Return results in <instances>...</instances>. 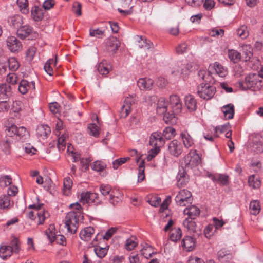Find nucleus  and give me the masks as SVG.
<instances>
[{
  "mask_svg": "<svg viewBox=\"0 0 263 263\" xmlns=\"http://www.w3.org/2000/svg\"><path fill=\"white\" fill-rule=\"evenodd\" d=\"M230 125L229 123L227 124H224L221 126H218L214 128V135L215 137H217L218 136L217 134L218 132L220 133H223L226 132H228L230 129Z\"/></svg>",
  "mask_w": 263,
  "mask_h": 263,
  "instance_id": "nucleus-45",
  "label": "nucleus"
},
{
  "mask_svg": "<svg viewBox=\"0 0 263 263\" xmlns=\"http://www.w3.org/2000/svg\"><path fill=\"white\" fill-rule=\"evenodd\" d=\"M137 238L134 236H131L126 240L125 248L128 251H131L137 246Z\"/></svg>",
  "mask_w": 263,
  "mask_h": 263,
  "instance_id": "nucleus-32",
  "label": "nucleus"
},
{
  "mask_svg": "<svg viewBox=\"0 0 263 263\" xmlns=\"http://www.w3.org/2000/svg\"><path fill=\"white\" fill-rule=\"evenodd\" d=\"M127 160H129V157L121 158L116 159L112 162L113 168L114 170L117 169L119 166L125 163L127 161Z\"/></svg>",
  "mask_w": 263,
  "mask_h": 263,
  "instance_id": "nucleus-55",
  "label": "nucleus"
},
{
  "mask_svg": "<svg viewBox=\"0 0 263 263\" xmlns=\"http://www.w3.org/2000/svg\"><path fill=\"white\" fill-rule=\"evenodd\" d=\"M238 86L242 90L251 89L257 91L263 86V77L261 74V69L258 73H250L246 77L243 81L238 82Z\"/></svg>",
  "mask_w": 263,
  "mask_h": 263,
  "instance_id": "nucleus-2",
  "label": "nucleus"
},
{
  "mask_svg": "<svg viewBox=\"0 0 263 263\" xmlns=\"http://www.w3.org/2000/svg\"><path fill=\"white\" fill-rule=\"evenodd\" d=\"M154 81L151 79L141 78L137 82V85L141 90H151L153 86Z\"/></svg>",
  "mask_w": 263,
  "mask_h": 263,
  "instance_id": "nucleus-19",
  "label": "nucleus"
},
{
  "mask_svg": "<svg viewBox=\"0 0 263 263\" xmlns=\"http://www.w3.org/2000/svg\"><path fill=\"white\" fill-rule=\"evenodd\" d=\"M10 205V196L6 195H3L0 196V208H8Z\"/></svg>",
  "mask_w": 263,
  "mask_h": 263,
  "instance_id": "nucleus-39",
  "label": "nucleus"
},
{
  "mask_svg": "<svg viewBox=\"0 0 263 263\" xmlns=\"http://www.w3.org/2000/svg\"><path fill=\"white\" fill-rule=\"evenodd\" d=\"M122 196L119 193L118 195H115V193L114 191L111 192L110 195L109 202L114 205L117 204L122 200Z\"/></svg>",
  "mask_w": 263,
  "mask_h": 263,
  "instance_id": "nucleus-44",
  "label": "nucleus"
},
{
  "mask_svg": "<svg viewBox=\"0 0 263 263\" xmlns=\"http://www.w3.org/2000/svg\"><path fill=\"white\" fill-rule=\"evenodd\" d=\"M195 219L186 218L183 222L184 227L187 229L189 231L194 232L196 231V223L194 221Z\"/></svg>",
  "mask_w": 263,
  "mask_h": 263,
  "instance_id": "nucleus-30",
  "label": "nucleus"
},
{
  "mask_svg": "<svg viewBox=\"0 0 263 263\" xmlns=\"http://www.w3.org/2000/svg\"><path fill=\"white\" fill-rule=\"evenodd\" d=\"M221 109L226 119L230 120L233 118L235 112L233 104L231 103L222 106Z\"/></svg>",
  "mask_w": 263,
  "mask_h": 263,
  "instance_id": "nucleus-20",
  "label": "nucleus"
},
{
  "mask_svg": "<svg viewBox=\"0 0 263 263\" xmlns=\"http://www.w3.org/2000/svg\"><path fill=\"white\" fill-rule=\"evenodd\" d=\"M190 156H187L188 158H190L188 162L186 163V165L188 167H194L199 165L201 163V156L197 153V151L195 150L193 153L190 152Z\"/></svg>",
  "mask_w": 263,
  "mask_h": 263,
  "instance_id": "nucleus-12",
  "label": "nucleus"
},
{
  "mask_svg": "<svg viewBox=\"0 0 263 263\" xmlns=\"http://www.w3.org/2000/svg\"><path fill=\"white\" fill-rule=\"evenodd\" d=\"M31 89L30 83L26 80H22L19 83L18 90L22 94H26Z\"/></svg>",
  "mask_w": 263,
  "mask_h": 263,
  "instance_id": "nucleus-34",
  "label": "nucleus"
},
{
  "mask_svg": "<svg viewBox=\"0 0 263 263\" xmlns=\"http://www.w3.org/2000/svg\"><path fill=\"white\" fill-rule=\"evenodd\" d=\"M13 252V249L8 246H2L0 248V257L4 260L10 257Z\"/></svg>",
  "mask_w": 263,
  "mask_h": 263,
  "instance_id": "nucleus-31",
  "label": "nucleus"
},
{
  "mask_svg": "<svg viewBox=\"0 0 263 263\" xmlns=\"http://www.w3.org/2000/svg\"><path fill=\"white\" fill-rule=\"evenodd\" d=\"M78 217L74 212H70L67 214L65 217V227L68 231L71 234H75L78 227Z\"/></svg>",
  "mask_w": 263,
  "mask_h": 263,
  "instance_id": "nucleus-5",
  "label": "nucleus"
},
{
  "mask_svg": "<svg viewBox=\"0 0 263 263\" xmlns=\"http://www.w3.org/2000/svg\"><path fill=\"white\" fill-rule=\"evenodd\" d=\"M176 179L177 181H184L189 179V175L183 167L179 168Z\"/></svg>",
  "mask_w": 263,
  "mask_h": 263,
  "instance_id": "nucleus-47",
  "label": "nucleus"
},
{
  "mask_svg": "<svg viewBox=\"0 0 263 263\" xmlns=\"http://www.w3.org/2000/svg\"><path fill=\"white\" fill-rule=\"evenodd\" d=\"M139 168L138 181H143V180L145 179L144 166L143 161L140 163Z\"/></svg>",
  "mask_w": 263,
  "mask_h": 263,
  "instance_id": "nucleus-58",
  "label": "nucleus"
},
{
  "mask_svg": "<svg viewBox=\"0 0 263 263\" xmlns=\"http://www.w3.org/2000/svg\"><path fill=\"white\" fill-rule=\"evenodd\" d=\"M250 209L252 214L254 215L258 214L260 210L259 202L257 200L251 201L250 203Z\"/></svg>",
  "mask_w": 263,
  "mask_h": 263,
  "instance_id": "nucleus-38",
  "label": "nucleus"
},
{
  "mask_svg": "<svg viewBox=\"0 0 263 263\" xmlns=\"http://www.w3.org/2000/svg\"><path fill=\"white\" fill-rule=\"evenodd\" d=\"M238 35L242 39H246L249 35V31L247 27L245 25L241 26L237 30Z\"/></svg>",
  "mask_w": 263,
  "mask_h": 263,
  "instance_id": "nucleus-50",
  "label": "nucleus"
},
{
  "mask_svg": "<svg viewBox=\"0 0 263 263\" xmlns=\"http://www.w3.org/2000/svg\"><path fill=\"white\" fill-rule=\"evenodd\" d=\"M87 129L89 135L96 138L99 136L100 128L96 124H89L87 126Z\"/></svg>",
  "mask_w": 263,
  "mask_h": 263,
  "instance_id": "nucleus-35",
  "label": "nucleus"
},
{
  "mask_svg": "<svg viewBox=\"0 0 263 263\" xmlns=\"http://www.w3.org/2000/svg\"><path fill=\"white\" fill-rule=\"evenodd\" d=\"M6 42L7 48L11 52H18L22 48V44L21 41L15 36H8Z\"/></svg>",
  "mask_w": 263,
  "mask_h": 263,
  "instance_id": "nucleus-9",
  "label": "nucleus"
},
{
  "mask_svg": "<svg viewBox=\"0 0 263 263\" xmlns=\"http://www.w3.org/2000/svg\"><path fill=\"white\" fill-rule=\"evenodd\" d=\"M5 140L3 143V151L6 154L10 153L12 143L20 141L24 142L29 137V132L23 126L18 127L15 125L7 126L5 129Z\"/></svg>",
  "mask_w": 263,
  "mask_h": 263,
  "instance_id": "nucleus-1",
  "label": "nucleus"
},
{
  "mask_svg": "<svg viewBox=\"0 0 263 263\" xmlns=\"http://www.w3.org/2000/svg\"><path fill=\"white\" fill-rule=\"evenodd\" d=\"M117 230L118 228L111 227L105 233V234L103 236V239L106 240L109 239L116 233Z\"/></svg>",
  "mask_w": 263,
  "mask_h": 263,
  "instance_id": "nucleus-63",
  "label": "nucleus"
},
{
  "mask_svg": "<svg viewBox=\"0 0 263 263\" xmlns=\"http://www.w3.org/2000/svg\"><path fill=\"white\" fill-rule=\"evenodd\" d=\"M175 200L177 205L180 206H185L187 204H191L192 202V193L189 191L182 190L179 192Z\"/></svg>",
  "mask_w": 263,
  "mask_h": 263,
  "instance_id": "nucleus-7",
  "label": "nucleus"
},
{
  "mask_svg": "<svg viewBox=\"0 0 263 263\" xmlns=\"http://www.w3.org/2000/svg\"><path fill=\"white\" fill-rule=\"evenodd\" d=\"M180 137L185 148H189L194 145V139L187 130H182L180 134Z\"/></svg>",
  "mask_w": 263,
  "mask_h": 263,
  "instance_id": "nucleus-13",
  "label": "nucleus"
},
{
  "mask_svg": "<svg viewBox=\"0 0 263 263\" xmlns=\"http://www.w3.org/2000/svg\"><path fill=\"white\" fill-rule=\"evenodd\" d=\"M79 201L83 204L93 203L95 205H98L101 202L97 194L89 191L82 192L80 195Z\"/></svg>",
  "mask_w": 263,
  "mask_h": 263,
  "instance_id": "nucleus-6",
  "label": "nucleus"
},
{
  "mask_svg": "<svg viewBox=\"0 0 263 263\" xmlns=\"http://www.w3.org/2000/svg\"><path fill=\"white\" fill-rule=\"evenodd\" d=\"M94 251L97 256L100 258L105 257L107 252V250L105 248L100 247H95Z\"/></svg>",
  "mask_w": 263,
  "mask_h": 263,
  "instance_id": "nucleus-53",
  "label": "nucleus"
},
{
  "mask_svg": "<svg viewBox=\"0 0 263 263\" xmlns=\"http://www.w3.org/2000/svg\"><path fill=\"white\" fill-rule=\"evenodd\" d=\"M200 209L195 205H192L186 208L184 211V215H187L188 218L196 219L200 215Z\"/></svg>",
  "mask_w": 263,
  "mask_h": 263,
  "instance_id": "nucleus-17",
  "label": "nucleus"
},
{
  "mask_svg": "<svg viewBox=\"0 0 263 263\" xmlns=\"http://www.w3.org/2000/svg\"><path fill=\"white\" fill-rule=\"evenodd\" d=\"M36 214L38 215L39 224H42L45 219L49 216L48 212L45 211L37 212Z\"/></svg>",
  "mask_w": 263,
  "mask_h": 263,
  "instance_id": "nucleus-56",
  "label": "nucleus"
},
{
  "mask_svg": "<svg viewBox=\"0 0 263 263\" xmlns=\"http://www.w3.org/2000/svg\"><path fill=\"white\" fill-rule=\"evenodd\" d=\"M17 4L22 13L27 14L28 12L27 0H17Z\"/></svg>",
  "mask_w": 263,
  "mask_h": 263,
  "instance_id": "nucleus-49",
  "label": "nucleus"
},
{
  "mask_svg": "<svg viewBox=\"0 0 263 263\" xmlns=\"http://www.w3.org/2000/svg\"><path fill=\"white\" fill-rule=\"evenodd\" d=\"M13 249V252L17 253L20 250V246L18 240L17 238H14L10 242V245L8 246Z\"/></svg>",
  "mask_w": 263,
  "mask_h": 263,
  "instance_id": "nucleus-59",
  "label": "nucleus"
},
{
  "mask_svg": "<svg viewBox=\"0 0 263 263\" xmlns=\"http://www.w3.org/2000/svg\"><path fill=\"white\" fill-rule=\"evenodd\" d=\"M170 109L171 112L174 113V116L181 112L182 108V103L179 97L177 95H171L170 97ZM175 117L174 116V118ZM175 119L174 122L175 121Z\"/></svg>",
  "mask_w": 263,
  "mask_h": 263,
  "instance_id": "nucleus-8",
  "label": "nucleus"
},
{
  "mask_svg": "<svg viewBox=\"0 0 263 263\" xmlns=\"http://www.w3.org/2000/svg\"><path fill=\"white\" fill-rule=\"evenodd\" d=\"M218 259L221 262H227L231 260L232 255L229 251L222 249L217 253Z\"/></svg>",
  "mask_w": 263,
  "mask_h": 263,
  "instance_id": "nucleus-24",
  "label": "nucleus"
},
{
  "mask_svg": "<svg viewBox=\"0 0 263 263\" xmlns=\"http://www.w3.org/2000/svg\"><path fill=\"white\" fill-rule=\"evenodd\" d=\"M253 56V49L250 45H245L242 47V57L246 61H249Z\"/></svg>",
  "mask_w": 263,
  "mask_h": 263,
  "instance_id": "nucleus-25",
  "label": "nucleus"
},
{
  "mask_svg": "<svg viewBox=\"0 0 263 263\" xmlns=\"http://www.w3.org/2000/svg\"><path fill=\"white\" fill-rule=\"evenodd\" d=\"M214 69L217 74L220 77H223L227 74V71L221 65L217 62L214 64Z\"/></svg>",
  "mask_w": 263,
  "mask_h": 263,
  "instance_id": "nucleus-51",
  "label": "nucleus"
},
{
  "mask_svg": "<svg viewBox=\"0 0 263 263\" xmlns=\"http://www.w3.org/2000/svg\"><path fill=\"white\" fill-rule=\"evenodd\" d=\"M168 102L164 98H160L157 103V112L163 115V120L166 123L174 122V113L171 112Z\"/></svg>",
  "mask_w": 263,
  "mask_h": 263,
  "instance_id": "nucleus-3",
  "label": "nucleus"
},
{
  "mask_svg": "<svg viewBox=\"0 0 263 263\" xmlns=\"http://www.w3.org/2000/svg\"><path fill=\"white\" fill-rule=\"evenodd\" d=\"M98 71L102 75L107 74L111 69V66L107 64L106 61H103L98 65Z\"/></svg>",
  "mask_w": 263,
  "mask_h": 263,
  "instance_id": "nucleus-29",
  "label": "nucleus"
},
{
  "mask_svg": "<svg viewBox=\"0 0 263 263\" xmlns=\"http://www.w3.org/2000/svg\"><path fill=\"white\" fill-rule=\"evenodd\" d=\"M100 191L104 196L108 195L112 191L111 186L108 184H101L100 186Z\"/></svg>",
  "mask_w": 263,
  "mask_h": 263,
  "instance_id": "nucleus-57",
  "label": "nucleus"
},
{
  "mask_svg": "<svg viewBox=\"0 0 263 263\" xmlns=\"http://www.w3.org/2000/svg\"><path fill=\"white\" fill-rule=\"evenodd\" d=\"M36 53V48L31 46L28 48L26 52V57L29 60H32Z\"/></svg>",
  "mask_w": 263,
  "mask_h": 263,
  "instance_id": "nucleus-64",
  "label": "nucleus"
},
{
  "mask_svg": "<svg viewBox=\"0 0 263 263\" xmlns=\"http://www.w3.org/2000/svg\"><path fill=\"white\" fill-rule=\"evenodd\" d=\"M176 130L172 127L165 128L163 132V136L166 139H171L176 135Z\"/></svg>",
  "mask_w": 263,
  "mask_h": 263,
  "instance_id": "nucleus-40",
  "label": "nucleus"
},
{
  "mask_svg": "<svg viewBox=\"0 0 263 263\" xmlns=\"http://www.w3.org/2000/svg\"><path fill=\"white\" fill-rule=\"evenodd\" d=\"M164 144V140L161 133L154 132L152 134L149 139V144L151 146L160 147Z\"/></svg>",
  "mask_w": 263,
  "mask_h": 263,
  "instance_id": "nucleus-14",
  "label": "nucleus"
},
{
  "mask_svg": "<svg viewBox=\"0 0 263 263\" xmlns=\"http://www.w3.org/2000/svg\"><path fill=\"white\" fill-rule=\"evenodd\" d=\"M9 25L14 28H18L23 24V17L20 15H15L8 18Z\"/></svg>",
  "mask_w": 263,
  "mask_h": 263,
  "instance_id": "nucleus-23",
  "label": "nucleus"
},
{
  "mask_svg": "<svg viewBox=\"0 0 263 263\" xmlns=\"http://www.w3.org/2000/svg\"><path fill=\"white\" fill-rule=\"evenodd\" d=\"M209 176L211 179L213 180V181H228L229 179V176L226 174H211Z\"/></svg>",
  "mask_w": 263,
  "mask_h": 263,
  "instance_id": "nucleus-43",
  "label": "nucleus"
},
{
  "mask_svg": "<svg viewBox=\"0 0 263 263\" xmlns=\"http://www.w3.org/2000/svg\"><path fill=\"white\" fill-rule=\"evenodd\" d=\"M228 57L233 62L237 63L240 61L241 55V53L237 51L231 49L228 51Z\"/></svg>",
  "mask_w": 263,
  "mask_h": 263,
  "instance_id": "nucleus-37",
  "label": "nucleus"
},
{
  "mask_svg": "<svg viewBox=\"0 0 263 263\" xmlns=\"http://www.w3.org/2000/svg\"><path fill=\"white\" fill-rule=\"evenodd\" d=\"M8 64L9 69L11 71H16L20 67V64L16 59L14 57H11L8 59Z\"/></svg>",
  "mask_w": 263,
  "mask_h": 263,
  "instance_id": "nucleus-41",
  "label": "nucleus"
},
{
  "mask_svg": "<svg viewBox=\"0 0 263 263\" xmlns=\"http://www.w3.org/2000/svg\"><path fill=\"white\" fill-rule=\"evenodd\" d=\"M134 99L131 96L125 98L120 110V117L126 118L131 111V106L134 104Z\"/></svg>",
  "mask_w": 263,
  "mask_h": 263,
  "instance_id": "nucleus-10",
  "label": "nucleus"
},
{
  "mask_svg": "<svg viewBox=\"0 0 263 263\" xmlns=\"http://www.w3.org/2000/svg\"><path fill=\"white\" fill-rule=\"evenodd\" d=\"M216 88L208 83H201L197 88L198 96L205 100L211 99L216 92Z\"/></svg>",
  "mask_w": 263,
  "mask_h": 263,
  "instance_id": "nucleus-4",
  "label": "nucleus"
},
{
  "mask_svg": "<svg viewBox=\"0 0 263 263\" xmlns=\"http://www.w3.org/2000/svg\"><path fill=\"white\" fill-rule=\"evenodd\" d=\"M31 16L35 21H41L44 16L43 10L39 7H34L31 10Z\"/></svg>",
  "mask_w": 263,
  "mask_h": 263,
  "instance_id": "nucleus-28",
  "label": "nucleus"
},
{
  "mask_svg": "<svg viewBox=\"0 0 263 263\" xmlns=\"http://www.w3.org/2000/svg\"><path fill=\"white\" fill-rule=\"evenodd\" d=\"M168 150L171 155L178 157L182 152V145L178 140H173L169 143Z\"/></svg>",
  "mask_w": 263,
  "mask_h": 263,
  "instance_id": "nucleus-11",
  "label": "nucleus"
},
{
  "mask_svg": "<svg viewBox=\"0 0 263 263\" xmlns=\"http://www.w3.org/2000/svg\"><path fill=\"white\" fill-rule=\"evenodd\" d=\"M37 183L42 186L46 191L51 193L54 189V185L53 182H37Z\"/></svg>",
  "mask_w": 263,
  "mask_h": 263,
  "instance_id": "nucleus-52",
  "label": "nucleus"
},
{
  "mask_svg": "<svg viewBox=\"0 0 263 263\" xmlns=\"http://www.w3.org/2000/svg\"><path fill=\"white\" fill-rule=\"evenodd\" d=\"M187 48L188 45L185 43H182L176 47V52L178 54H183L187 51Z\"/></svg>",
  "mask_w": 263,
  "mask_h": 263,
  "instance_id": "nucleus-62",
  "label": "nucleus"
},
{
  "mask_svg": "<svg viewBox=\"0 0 263 263\" xmlns=\"http://www.w3.org/2000/svg\"><path fill=\"white\" fill-rule=\"evenodd\" d=\"M106 167V164L102 161H96L92 165V170L97 172H103Z\"/></svg>",
  "mask_w": 263,
  "mask_h": 263,
  "instance_id": "nucleus-42",
  "label": "nucleus"
},
{
  "mask_svg": "<svg viewBox=\"0 0 263 263\" xmlns=\"http://www.w3.org/2000/svg\"><path fill=\"white\" fill-rule=\"evenodd\" d=\"M182 236V232L179 228H175L172 230L170 235V240L174 242H177L179 240Z\"/></svg>",
  "mask_w": 263,
  "mask_h": 263,
  "instance_id": "nucleus-36",
  "label": "nucleus"
},
{
  "mask_svg": "<svg viewBox=\"0 0 263 263\" xmlns=\"http://www.w3.org/2000/svg\"><path fill=\"white\" fill-rule=\"evenodd\" d=\"M73 12L78 16H81L82 14L81 9L82 5L80 3L76 2L74 3L72 7Z\"/></svg>",
  "mask_w": 263,
  "mask_h": 263,
  "instance_id": "nucleus-61",
  "label": "nucleus"
},
{
  "mask_svg": "<svg viewBox=\"0 0 263 263\" xmlns=\"http://www.w3.org/2000/svg\"><path fill=\"white\" fill-rule=\"evenodd\" d=\"M138 39V46L140 48H145L146 49H151L153 48V44L149 40L143 39L141 36H137Z\"/></svg>",
  "mask_w": 263,
  "mask_h": 263,
  "instance_id": "nucleus-26",
  "label": "nucleus"
},
{
  "mask_svg": "<svg viewBox=\"0 0 263 263\" xmlns=\"http://www.w3.org/2000/svg\"><path fill=\"white\" fill-rule=\"evenodd\" d=\"M161 201V198L157 196H152L148 197L147 202L152 206L157 207Z\"/></svg>",
  "mask_w": 263,
  "mask_h": 263,
  "instance_id": "nucleus-46",
  "label": "nucleus"
},
{
  "mask_svg": "<svg viewBox=\"0 0 263 263\" xmlns=\"http://www.w3.org/2000/svg\"><path fill=\"white\" fill-rule=\"evenodd\" d=\"M184 102L185 106L189 111H194L197 109V101L193 95H186L184 98Z\"/></svg>",
  "mask_w": 263,
  "mask_h": 263,
  "instance_id": "nucleus-16",
  "label": "nucleus"
},
{
  "mask_svg": "<svg viewBox=\"0 0 263 263\" xmlns=\"http://www.w3.org/2000/svg\"><path fill=\"white\" fill-rule=\"evenodd\" d=\"M57 60L50 59L48 60L44 65V69L45 71L49 75L52 76L53 73V70L52 68V66H55L56 65Z\"/></svg>",
  "mask_w": 263,
  "mask_h": 263,
  "instance_id": "nucleus-33",
  "label": "nucleus"
},
{
  "mask_svg": "<svg viewBox=\"0 0 263 263\" xmlns=\"http://www.w3.org/2000/svg\"><path fill=\"white\" fill-rule=\"evenodd\" d=\"M72 184V182H63V193L64 195L68 196L70 194Z\"/></svg>",
  "mask_w": 263,
  "mask_h": 263,
  "instance_id": "nucleus-60",
  "label": "nucleus"
},
{
  "mask_svg": "<svg viewBox=\"0 0 263 263\" xmlns=\"http://www.w3.org/2000/svg\"><path fill=\"white\" fill-rule=\"evenodd\" d=\"M181 245L183 250L186 251H190L194 249L195 246V241L193 237L186 236L182 239Z\"/></svg>",
  "mask_w": 263,
  "mask_h": 263,
  "instance_id": "nucleus-18",
  "label": "nucleus"
},
{
  "mask_svg": "<svg viewBox=\"0 0 263 263\" xmlns=\"http://www.w3.org/2000/svg\"><path fill=\"white\" fill-rule=\"evenodd\" d=\"M106 45L108 48H110L112 51H115L120 47V43L116 37H111L108 39Z\"/></svg>",
  "mask_w": 263,
  "mask_h": 263,
  "instance_id": "nucleus-27",
  "label": "nucleus"
},
{
  "mask_svg": "<svg viewBox=\"0 0 263 263\" xmlns=\"http://www.w3.org/2000/svg\"><path fill=\"white\" fill-rule=\"evenodd\" d=\"M154 148H152L149 152L147 157V160L151 161L154 158L159 152L160 147L157 146H153Z\"/></svg>",
  "mask_w": 263,
  "mask_h": 263,
  "instance_id": "nucleus-54",
  "label": "nucleus"
},
{
  "mask_svg": "<svg viewBox=\"0 0 263 263\" xmlns=\"http://www.w3.org/2000/svg\"><path fill=\"white\" fill-rule=\"evenodd\" d=\"M33 32V28L29 25H21L17 30V36L21 39H25Z\"/></svg>",
  "mask_w": 263,
  "mask_h": 263,
  "instance_id": "nucleus-15",
  "label": "nucleus"
},
{
  "mask_svg": "<svg viewBox=\"0 0 263 263\" xmlns=\"http://www.w3.org/2000/svg\"><path fill=\"white\" fill-rule=\"evenodd\" d=\"M141 254L146 258H149L152 257L154 252L152 251V247L150 246L144 247L141 250Z\"/></svg>",
  "mask_w": 263,
  "mask_h": 263,
  "instance_id": "nucleus-48",
  "label": "nucleus"
},
{
  "mask_svg": "<svg viewBox=\"0 0 263 263\" xmlns=\"http://www.w3.org/2000/svg\"><path fill=\"white\" fill-rule=\"evenodd\" d=\"M51 129L47 125H41L37 126L36 135L38 137L45 139L50 134Z\"/></svg>",
  "mask_w": 263,
  "mask_h": 263,
  "instance_id": "nucleus-22",
  "label": "nucleus"
},
{
  "mask_svg": "<svg viewBox=\"0 0 263 263\" xmlns=\"http://www.w3.org/2000/svg\"><path fill=\"white\" fill-rule=\"evenodd\" d=\"M94 232L95 230L92 227H86L80 232L79 236L81 239L88 241L91 239Z\"/></svg>",
  "mask_w": 263,
  "mask_h": 263,
  "instance_id": "nucleus-21",
  "label": "nucleus"
}]
</instances>
